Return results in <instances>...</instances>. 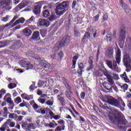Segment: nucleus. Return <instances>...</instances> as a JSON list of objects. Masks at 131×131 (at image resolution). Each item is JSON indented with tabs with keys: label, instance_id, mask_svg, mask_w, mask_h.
<instances>
[{
	"label": "nucleus",
	"instance_id": "f257e3e1",
	"mask_svg": "<svg viewBox=\"0 0 131 131\" xmlns=\"http://www.w3.org/2000/svg\"><path fill=\"white\" fill-rule=\"evenodd\" d=\"M108 118L117 126H120L121 125H124L127 123V121L121 113H118V115H110Z\"/></svg>",
	"mask_w": 131,
	"mask_h": 131
},
{
	"label": "nucleus",
	"instance_id": "f03ea898",
	"mask_svg": "<svg viewBox=\"0 0 131 131\" xmlns=\"http://www.w3.org/2000/svg\"><path fill=\"white\" fill-rule=\"evenodd\" d=\"M102 101L104 103H107L118 108H120L121 105H123V107H125V103L121 98H119L118 100H117L110 96H105Z\"/></svg>",
	"mask_w": 131,
	"mask_h": 131
},
{
	"label": "nucleus",
	"instance_id": "7ed1b4c3",
	"mask_svg": "<svg viewBox=\"0 0 131 131\" xmlns=\"http://www.w3.org/2000/svg\"><path fill=\"white\" fill-rule=\"evenodd\" d=\"M27 55L29 56V57H32L36 60L39 61L40 66H41V67H42V68H43V70L41 71L42 73H45V72H48V71H50V70L52 69V67H51V64H50V63H48L45 60H40V57H39V56L37 54L30 53H28Z\"/></svg>",
	"mask_w": 131,
	"mask_h": 131
},
{
	"label": "nucleus",
	"instance_id": "20e7f679",
	"mask_svg": "<svg viewBox=\"0 0 131 131\" xmlns=\"http://www.w3.org/2000/svg\"><path fill=\"white\" fill-rule=\"evenodd\" d=\"M69 5V2L68 1H63L62 3L59 4L56 7V15H63L66 10H65L66 8H67L68 6Z\"/></svg>",
	"mask_w": 131,
	"mask_h": 131
},
{
	"label": "nucleus",
	"instance_id": "39448f33",
	"mask_svg": "<svg viewBox=\"0 0 131 131\" xmlns=\"http://www.w3.org/2000/svg\"><path fill=\"white\" fill-rule=\"evenodd\" d=\"M124 65L125 66L127 72H129L131 71V59L129 55L127 54H125L123 56Z\"/></svg>",
	"mask_w": 131,
	"mask_h": 131
},
{
	"label": "nucleus",
	"instance_id": "423d86ee",
	"mask_svg": "<svg viewBox=\"0 0 131 131\" xmlns=\"http://www.w3.org/2000/svg\"><path fill=\"white\" fill-rule=\"evenodd\" d=\"M120 6L122 7V8L123 9L124 11H125L126 14L128 15L129 17H131V10L130 8L128 6H127V5L125 4L123 0H119Z\"/></svg>",
	"mask_w": 131,
	"mask_h": 131
},
{
	"label": "nucleus",
	"instance_id": "0eeeda50",
	"mask_svg": "<svg viewBox=\"0 0 131 131\" xmlns=\"http://www.w3.org/2000/svg\"><path fill=\"white\" fill-rule=\"evenodd\" d=\"M37 24L40 27H49L50 21L47 19L39 18Z\"/></svg>",
	"mask_w": 131,
	"mask_h": 131
},
{
	"label": "nucleus",
	"instance_id": "6e6552de",
	"mask_svg": "<svg viewBox=\"0 0 131 131\" xmlns=\"http://www.w3.org/2000/svg\"><path fill=\"white\" fill-rule=\"evenodd\" d=\"M19 64L21 67H23L26 70H29L33 68V65L31 64V63L24 60L20 61Z\"/></svg>",
	"mask_w": 131,
	"mask_h": 131
},
{
	"label": "nucleus",
	"instance_id": "1a4fd4ad",
	"mask_svg": "<svg viewBox=\"0 0 131 131\" xmlns=\"http://www.w3.org/2000/svg\"><path fill=\"white\" fill-rule=\"evenodd\" d=\"M69 38H70V37L69 36L67 35L64 37L61 41L60 42L59 45L58 46V47H55L54 48V50H59V48H61L62 47H65V44L67 43L69 41Z\"/></svg>",
	"mask_w": 131,
	"mask_h": 131
},
{
	"label": "nucleus",
	"instance_id": "9d476101",
	"mask_svg": "<svg viewBox=\"0 0 131 131\" xmlns=\"http://www.w3.org/2000/svg\"><path fill=\"white\" fill-rule=\"evenodd\" d=\"M11 94L10 93H7L4 97V100H5L8 104L11 105V109L14 108V102L12 101V98H11Z\"/></svg>",
	"mask_w": 131,
	"mask_h": 131
},
{
	"label": "nucleus",
	"instance_id": "9b49d317",
	"mask_svg": "<svg viewBox=\"0 0 131 131\" xmlns=\"http://www.w3.org/2000/svg\"><path fill=\"white\" fill-rule=\"evenodd\" d=\"M106 62L107 66H108V67L111 69H112V70H114V71L117 70V68H118L117 63H116V61H114L113 62V63H112V62H111L110 60H107L106 61Z\"/></svg>",
	"mask_w": 131,
	"mask_h": 131
},
{
	"label": "nucleus",
	"instance_id": "f8f14e48",
	"mask_svg": "<svg viewBox=\"0 0 131 131\" xmlns=\"http://www.w3.org/2000/svg\"><path fill=\"white\" fill-rule=\"evenodd\" d=\"M103 74L107 77L108 79L107 81L109 82L110 85L112 86L113 84H114V80L112 79L111 76L108 74V72L106 70V69H104V71H103Z\"/></svg>",
	"mask_w": 131,
	"mask_h": 131
},
{
	"label": "nucleus",
	"instance_id": "ddd939ff",
	"mask_svg": "<svg viewBox=\"0 0 131 131\" xmlns=\"http://www.w3.org/2000/svg\"><path fill=\"white\" fill-rule=\"evenodd\" d=\"M125 30L124 28L121 29L119 34V39L121 41L125 40Z\"/></svg>",
	"mask_w": 131,
	"mask_h": 131
},
{
	"label": "nucleus",
	"instance_id": "4468645a",
	"mask_svg": "<svg viewBox=\"0 0 131 131\" xmlns=\"http://www.w3.org/2000/svg\"><path fill=\"white\" fill-rule=\"evenodd\" d=\"M57 99L60 102L61 106H65L67 103L64 97L60 96V95L57 96Z\"/></svg>",
	"mask_w": 131,
	"mask_h": 131
},
{
	"label": "nucleus",
	"instance_id": "2eb2a0df",
	"mask_svg": "<svg viewBox=\"0 0 131 131\" xmlns=\"http://www.w3.org/2000/svg\"><path fill=\"white\" fill-rule=\"evenodd\" d=\"M25 22V18L24 17H21L20 19H18L16 20L13 24V26H12V27H14V26H16L17 24H23Z\"/></svg>",
	"mask_w": 131,
	"mask_h": 131
},
{
	"label": "nucleus",
	"instance_id": "dca6fc26",
	"mask_svg": "<svg viewBox=\"0 0 131 131\" xmlns=\"http://www.w3.org/2000/svg\"><path fill=\"white\" fill-rule=\"evenodd\" d=\"M121 56V52L119 49H118L117 51V55H116V61L117 63H118V65H119V63H120V56Z\"/></svg>",
	"mask_w": 131,
	"mask_h": 131
},
{
	"label": "nucleus",
	"instance_id": "f3484780",
	"mask_svg": "<svg viewBox=\"0 0 131 131\" xmlns=\"http://www.w3.org/2000/svg\"><path fill=\"white\" fill-rule=\"evenodd\" d=\"M21 97L23 98V99H25V100H27L28 101H30V100H32V99H33V95H27L26 94H21Z\"/></svg>",
	"mask_w": 131,
	"mask_h": 131
},
{
	"label": "nucleus",
	"instance_id": "a211bd4d",
	"mask_svg": "<svg viewBox=\"0 0 131 131\" xmlns=\"http://www.w3.org/2000/svg\"><path fill=\"white\" fill-rule=\"evenodd\" d=\"M27 4L25 1L21 2L17 6L18 10H21V9L25 8L26 6H27Z\"/></svg>",
	"mask_w": 131,
	"mask_h": 131
},
{
	"label": "nucleus",
	"instance_id": "6ab92c4d",
	"mask_svg": "<svg viewBox=\"0 0 131 131\" xmlns=\"http://www.w3.org/2000/svg\"><path fill=\"white\" fill-rule=\"evenodd\" d=\"M23 32L24 34H25V35H26L27 36H30V35H31V33H32V32H31V30H30V29L28 28H26V29H25L23 30Z\"/></svg>",
	"mask_w": 131,
	"mask_h": 131
},
{
	"label": "nucleus",
	"instance_id": "aec40b11",
	"mask_svg": "<svg viewBox=\"0 0 131 131\" xmlns=\"http://www.w3.org/2000/svg\"><path fill=\"white\" fill-rule=\"evenodd\" d=\"M106 55L110 58H113V49L112 48H109L106 51Z\"/></svg>",
	"mask_w": 131,
	"mask_h": 131
},
{
	"label": "nucleus",
	"instance_id": "412c9836",
	"mask_svg": "<svg viewBox=\"0 0 131 131\" xmlns=\"http://www.w3.org/2000/svg\"><path fill=\"white\" fill-rule=\"evenodd\" d=\"M93 57H91L89 59V65L90 66L87 68L86 71H90V70H92L93 69V67H94V64H93V60H92Z\"/></svg>",
	"mask_w": 131,
	"mask_h": 131
},
{
	"label": "nucleus",
	"instance_id": "4be33fe9",
	"mask_svg": "<svg viewBox=\"0 0 131 131\" xmlns=\"http://www.w3.org/2000/svg\"><path fill=\"white\" fill-rule=\"evenodd\" d=\"M103 86L104 88L106 89V90H107V91H110V92H111L112 91V86H111L109 83L104 82L103 83Z\"/></svg>",
	"mask_w": 131,
	"mask_h": 131
},
{
	"label": "nucleus",
	"instance_id": "5701e85b",
	"mask_svg": "<svg viewBox=\"0 0 131 131\" xmlns=\"http://www.w3.org/2000/svg\"><path fill=\"white\" fill-rule=\"evenodd\" d=\"M33 38L34 40H38L39 39V32H35L33 34Z\"/></svg>",
	"mask_w": 131,
	"mask_h": 131
},
{
	"label": "nucleus",
	"instance_id": "b1692460",
	"mask_svg": "<svg viewBox=\"0 0 131 131\" xmlns=\"http://www.w3.org/2000/svg\"><path fill=\"white\" fill-rule=\"evenodd\" d=\"M120 77L125 81V82H129V80L128 79V78H127V76H126V73L124 72L122 75H120Z\"/></svg>",
	"mask_w": 131,
	"mask_h": 131
},
{
	"label": "nucleus",
	"instance_id": "393cba45",
	"mask_svg": "<svg viewBox=\"0 0 131 131\" xmlns=\"http://www.w3.org/2000/svg\"><path fill=\"white\" fill-rule=\"evenodd\" d=\"M33 13L36 14H39V13H40V7H39V6H35Z\"/></svg>",
	"mask_w": 131,
	"mask_h": 131
},
{
	"label": "nucleus",
	"instance_id": "a878e982",
	"mask_svg": "<svg viewBox=\"0 0 131 131\" xmlns=\"http://www.w3.org/2000/svg\"><path fill=\"white\" fill-rule=\"evenodd\" d=\"M77 59H78V56H75L73 57V65L72 66V69H74V68H75V64H76V61H77Z\"/></svg>",
	"mask_w": 131,
	"mask_h": 131
},
{
	"label": "nucleus",
	"instance_id": "bb28decb",
	"mask_svg": "<svg viewBox=\"0 0 131 131\" xmlns=\"http://www.w3.org/2000/svg\"><path fill=\"white\" fill-rule=\"evenodd\" d=\"M57 125L58 124H57V123H56V122L54 120L49 123V127L51 128H55Z\"/></svg>",
	"mask_w": 131,
	"mask_h": 131
},
{
	"label": "nucleus",
	"instance_id": "cd10ccee",
	"mask_svg": "<svg viewBox=\"0 0 131 131\" xmlns=\"http://www.w3.org/2000/svg\"><path fill=\"white\" fill-rule=\"evenodd\" d=\"M36 127L33 123H29L28 129L26 131H31V129H35Z\"/></svg>",
	"mask_w": 131,
	"mask_h": 131
},
{
	"label": "nucleus",
	"instance_id": "c85d7f7f",
	"mask_svg": "<svg viewBox=\"0 0 131 131\" xmlns=\"http://www.w3.org/2000/svg\"><path fill=\"white\" fill-rule=\"evenodd\" d=\"M79 70L78 71V74H81L82 73V69H83V64L82 63H79Z\"/></svg>",
	"mask_w": 131,
	"mask_h": 131
},
{
	"label": "nucleus",
	"instance_id": "c756f323",
	"mask_svg": "<svg viewBox=\"0 0 131 131\" xmlns=\"http://www.w3.org/2000/svg\"><path fill=\"white\" fill-rule=\"evenodd\" d=\"M121 89L123 90L124 92H125V91H127V89H128V85L127 84H124L122 85H119Z\"/></svg>",
	"mask_w": 131,
	"mask_h": 131
},
{
	"label": "nucleus",
	"instance_id": "7c9ffc66",
	"mask_svg": "<svg viewBox=\"0 0 131 131\" xmlns=\"http://www.w3.org/2000/svg\"><path fill=\"white\" fill-rule=\"evenodd\" d=\"M66 95L67 97L68 98L69 100H71V96H72V92L71 91L69 90L66 92Z\"/></svg>",
	"mask_w": 131,
	"mask_h": 131
},
{
	"label": "nucleus",
	"instance_id": "2f4dec72",
	"mask_svg": "<svg viewBox=\"0 0 131 131\" xmlns=\"http://www.w3.org/2000/svg\"><path fill=\"white\" fill-rule=\"evenodd\" d=\"M29 125V124H28L27 122H24L23 123L21 127H23V128H24V129H26V130H27V129H28Z\"/></svg>",
	"mask_w": 131,
	"mask_h": 131
},
{
	"label": "nucleus",
	"instance_id": "473e14b6",
	"mask_svg": "<svg viewBox=\"0 0 131 131\" xmlns=\"http://www.w3.org/2000/svg\"><path fill=\"white\" fill-rule=\"evenodd\" d=\"M43 16L45 18H48L50 16V12L48 10H45L43 11Z\"/></svg>",
	"mask_w": 131,
	"mask_h": 131
},
{
	"label": "nucleus",
	"instance_id": "72a5a7b5",
	"mask_svg": "<svg viewBox=\"0 0 131 131\" xmlns=\"http://www.w3.org/2000/svg\"><path fill=\"white\" fill-rule=\"evenodd\" d=\"M2 114H4L5 115L3 116H5V117H7V114H9V111H8V107H5L3 108V111L2 112Z\"/></svg>",
	"mask_w": 131,
	"mask_h": 131
},
{
	"label": "nucleus",
	"instance_id": "f704fd0d",
	"mask_svg": "<svg viewBox=\"0 0 131 131\" xmlns=\"http://www.w3.org/2000/svg\"><path fill=\"white\" fill-rule=\"evenodd\" d=\"M106 38L109 41H112V34L111 32H107L106 34Z\"/></svg>",
	"mask_w": 131,
	"mask_h": 131
},
{
	"label": "nucleus",
	"instance_id": "c9c22d12",
	"mask_svg": "<svg viewBox=\"0 0 131 131\" xmlns=\"http://www.w3.org/2000/svg\"><path fill=\"white\" fill-rule=\"evenodd\" d=\"M16 86H17V84L14 83H9L8 85V88H9L10 90H12V89H14V88H16Z\"/></svg>",
	"mask_w": 131,
	"mask_h": 131
},
{
	"label": "nucleus",
	"instance_id": "e433bc0d",
	"mask_svg": "<svg viewBox=\"0 0 131 131\" xmlns=\"http://www.w3.org/2000/svg\"><path fill=\"white\" fill-rule=\"evenodd\" d=\"M60 80L64 84L65 86L67 85H68V84L67 83V80H66V78L64 77H62L60 78Z\"/></svg>",
	"mask_w": 131,
	"mask_h": 131
},
{
	"label": "nucleus",
	"instance_id": "4c0bfd02",
	"mask_svg": "<svg viewBox=\"0 0 131 131\" xmlns=\"http://www.w3.org/2000/svg\"><path fill=\"white\" fill-rule=\"evenodd\" d=\"M45 83H47V82H45V81L39 80L38 83V87L41 88V86H43Z\"/></svg>",
	"mask_w": 131,
	"mask_h": 131
},
{
	"label": "nucleus",
	"instance_id": "58836bf2",
	"mask_svg": "<svg viewBox=\"0 0 131 131\" xmlns=\"http://www.w3.org/2000/svg\"><path fill=\"white\" fill-rule=\"evenodd\" d=\"M14 102L16 103V104H19V103H21V102H22V100H21V98H20V97H17L15 99Z\"/></svg>",
	"mask_w": 131,
	"mask_h": 131
},
{
	"label": "nucleus",
	"instance_id": "ea45409f",
	"mask_svg": "<svg viewBox=\"0 0 131 131\" xmlns=\"http://www.w3.org/2000/svg\"><path fill=\"white\" fill-rule=\"evenodd\" d=\"M34 19H35V17H34L33 16H32L31 18H29V19L27 20V24H30V23H31V22H32Z\"/></svg>",
	"mask_w": 131,
	"mask_h": 131
},
{
	"label": "nucleus",
	"instance_id": "a19ab883",
	"mask_svg": "<svg viewBox=\"0 0 131 131\" xmlns=\"http://www.w3.org/2000/svg\"><path fill=\"white\" fill-rule=\"evenodd\" d=\"M10 122H11V120L8 119L7 120V121L5 123H4L3 125H5L6 127H7V128H9V126L8 125H10Z\"/></svg>",
	"mask_w": 131,
	"mask_h": 131
},
{
	"label": "nucleus",
	"instance_id": "79ce46f5",
	"mask_svg": "<svg viewBox=\"0 0 131 131\" xmlns=\"http://www.w3.org/2000/svg\"><path fill=\"white\" fill-rule=\"evenodd\" d=\"M35 83L33 82V84L30 86V90L33 92L36 89V86L35 87Z\"/></svg>",
	"mask_w": 131,
	"mask_h": 131
},
{
	"label": "nucleus",
	"instance_id": "37998d69",
	"mask_svg": "<svg viewBox=\"0 0 131 131\" xmlns=\"http://www.w3.org/2000/svg\"><path fill=\"white\" fill-rule=\"evenodd\" d=\"M7 46V41H5L4 42H0V48H5Z\"/></svg>",
	"mask_w": 131,
	"mask_h": 131
},
{
	"label": "nucleus",
	"instance_id": "c03bdc74",
	"mask_svg": "<svg viewBox=\"0 0 131 131\" xmlns=\"http://www.w3.org/2000/svg\"><path fill=\"white\" fill-rule=\"evenodd\" d=\"M85 37L86 38H88V39H90V38H91V36L90 35V33H89L88 32L85 33L84 35V37H83V39H84Z\"/></svg>",
	"mask_w": 131,
	"mask_h": 131
},
{
	"label": "nucleus",
	"instance_id": "a18cd8bd",
	"mask_svg": "<svg viewBox=\"0 0 131 131\" xmlns=\"http://www.w3.org/2000/svg\"><path fill=\"white\" fill-rule=\"evenodd\" d=\"M9 18H10V16H9V15H6V17H3L2 19V21H3V22H7V21L9 20Z\"/></svg>",
	"mask_w": 131,
	"mask_h": 131
},
{
	"label": "nucleus",
	"instance_id": "49530a36",
	"mask_svg": "<svg viewBox=\"0 0 131 131\" xmlns=\"http://www.w3.org/2000/svg\"><path fill=\"white\" fill-rule=\"evenodd\" d=\"M113 78H114V79H115V80H118V79H119V77L118 76V75L116 74H113Z\"/></svg>",
	"mask_w": 131,
	"mask_h": 131
},
{
	"label": "nucleus",
	"instance_id": "de8ad7c7",
	"mask_svg": "<svg viewBox=\"0 0 131 131\" xmlns=\"http://www.w3.org/2000/svg\"><path fill=\"white\" fill-rule=\"evenodd\" d=\"M8 128L7 127H6L5 125H3L1 127H0V130L1 131H6V129Z\"/></svg>",
	"mask_w": 131,
	"mask_h": 131
},
{
	"label": "nucleus",
	"instance_id": "09e8293b",
	"mask_svg": "<svg viewBox=\"0 0 131 131\" xmlns=\"http://www.w3.org/2000/svg\"><path fill=\"white\" fill-rule=\"evenodd\" d=\"M33 107L34 108V110H37V109L40 108V106H38L36 103H34L33 105Z\"/></svg>",
	"mask_w": 131,
	"mask_h": 131
},
{
	"label": "nucleus",
	"instance_id": "8fccbe9b",
	"mask_svg": "<svg viewBox=\"0 0 131 131\" xmlns=\"http://www.w3.org/2000/svg\"><path fill=\"white\" fill-rule=\"evenodd\" d=\"M38 102H39V103H41V104H45V102H46V99L40 98L38 99Z\"/></svg>",
	"mask_w": 131,
	"mask_h": 131
},
{
	"label": "nucleus",
	"instance_id": "3c124183",
	"mask_svg": "<svg viewBox=\"0 0 131 131\" xmlns=\"http://www.w3.org/2000/svg\"><path fill=\"white\" fill-rule=\"evenodd\" d=\"M40 34L42 37H45V36H46V34H47V32L45 30H41L40 31Z\"/></svg>",
	"mask_w": 131,
	"mask_h": 131
},
{
	"label": "nucleus",
	"instance_id": "603ef678",
	"mask_svg": "<svg viewBox=\"0 0 131 131\" xmlns=\"http://www.w3.org/2000/svg\"><path fill=\"white\" fill-rule=\"evenodd\" d=\"M49 19L50 21H54L55 20V15L54 14L51 15Z\"/></svg>",
	"mask_w": 131,
	"mask_h": 131
},
{
	"label": "nucleus",
	"instance_id": "864d4df0",
	"mask_svg": "<svg viewBox=\"0 0 131 131\" xmlns=\"http://www.w3.org/2000/svg\"><path fill=\"white\" fill-rule=\"evenodd\" d=\"M46 104L47 105H48L49 106H53V102H52V101L51 100H48L47 102H46Z\"/></svg>",
	"mask_w": 131,
	"mask_h": 131
},
{
	"label": "nucleus",
	"instance_id": "5fc2aeb1",
	"mask_svg": "<svg viewBox=\"0 0 131 131\" xmlns=\"http://www.w3.org/2000/svg\"><path fill=\"white\" fill-rule=\"evenodd\" d=\"M53 118H54V119H55V120H58V119H60V116L54 115L53 116Z\"/></svg>",
	"mask_w": 131,
	"mask_h": 131
},
{
	"label": "nucleus",
	"instance_id": "6e6d98bb",
	"mask_svg": "<svg viewBox=\"0 0 131 131\" xmlns=\"http://www.w3.org/2000/svg\"><path fill=\"white\" fill-rule=\"evenodd\" d=\"M80 97L82 99H84V97H85V93L84 92H82L80 94Z\"/></svg>",
	"mask_w": 131,
	"mask_h": 131
},
{
	"label": "nucleus",
	"instance_id": "4d7b16f0",
	"mask_svg": "<svg viewBox=\"0 0 131 131\" xmlns=\"http://www.w3.org/2000/svg\"><path fill=\"white\" fill-rule=\"evenodd\" d=\"M10 127H14L15 126V122H12L10 120Z\"/></svg>",
	"mask_w": 131,
	"mask_h": 131
},
{
	"label": "nucleus",
	"instance_id": "13d9d810",
	"mask_svg": "<svg viewBox=\"0 0 131 131\" xmlns=\"http://www.w3.org/2000/svg\"><path fill=\"white\" fill-rule=\"evenodd\" d=\"M18 16H15L13 17L12 20L10 21V23H13L16 19H18Z\"/></svg>",
	"mask_w": 131,
	"mask_h": 131
},
{
	"label": "nucleus",
	"instance_id": "bf43d9fd",
	"mask_svg": "<svg viewBox=\"0 0 131 131\" xmlns=\"http://www.w3.org/2000/svg\"><path fill=\"white\" fill-rule=\"evenodd\" d=\"M49 115L51 117H54V116H55V114L53 113V112H52V111H49Z\"/></svg>",
	"mask_w": 131,
	"mask_h": 131
},
{
	"label": "nucleus",
	"instance_id": "052dcab7",
	"mask_svg": "<svg viewBox=\"0 0 131 131\" xmlns=\"http://www.w3.org/2000/svg\"><path fill=\"white\" fill-rule=\"evenodd\" d=\"M4 29H5V26L2 25L0 26V32H2L4 31Z\"/></svg>",
	"mask_w": 131,
	"mask_h": 131
},
{
	"label": "nucleus",
	"instance_id": "680f3d73",
	"mask_svg": "<svg viewBox=\"0 0 131 131\" xmlns=\"http://www.w3.org/2000/svg\"><path fill=\"white\" fill-rule=\"evenodd\" d=\"M0 92L2 93V94H3V95H5V94L7 93V91L4 89H2Z\"/></svg>",
	"mask_w": 131,
	"mask_h": 131
},
{
	"label": "nucleus",
	"instance_id": "e2e57ef3",
	"mask_svg": "<svg viewBox=\"0 0 131 131\" xmlns=\"http://www.w3.org/2000/svg\"><path fill=\"white\" fill-rule=\"evenodd\" d=\"M127 106L131 110V100H129L127 102Z\"/></svg>",
	"mask_w": 131,
	"mask_h": 131
},
{
	"label": "nucleus",
	"instance_id": "0e129e2a",
	"mask_svg": "<svg viewBox=\"0 0 131 131\" xmlns=\"http://www.w3.org/2000/svg\"><path fill=\"white\" fill-rule=\"evenodd\" d=\"M15 115V114L13 113V114H10L9 115V117L10 118H11L12 119H13V118H14V116Z\"/></svg>",
	"mask_w": 131,
	"mask_h": 131
},
{
	"label": "nucleus",
	"instance_id": "69168bd1",
	"mask_svg": "<svg viewBox=\"0 0 131 131\" xmlns=\"http://www.w3.org/2000/svg\"><path fill=\"white\" fill-rule=\"evenodd\" d=\"M74 34L75 36H78V35H79V32H78V31H77V30H75Z\"/></svg>",
	"mask_w": 131,
	"mask_h": 131
},
{
	"label": "nucleus",
	"instance_id": "338daca9",
	"mask_svg": "<svg viewBox=\"0 0 131 131\" xmlns=\"http://www.w3.org/2000/svg\"><path fill=\"white\" fill-rule=\"evenodd\" d=\"M75 6H76V1H74L73 2V6H72L73 9H74V8H75Z\"/></svg>",
	"mask_w": 131,
	"mask_h": 131
},
{
	"label": "nucleus",
	"instance_id": "774afa93",
	"mask_svg": "<svg viewBox=\"0 0 131 131\" xmlns=\"http://www.w3.org/2000/svg\"><path fill=\"white\" fill-rule=\"evenodd\" d=\"M62 130V128H61V126H58L55 131H61Z\"/></svg>",
	"mask_w": 131,
	"mask_h": 131
}]
</instances>
